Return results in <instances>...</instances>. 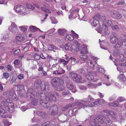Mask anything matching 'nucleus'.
<instances>
[{
    "mask_svg": "<svg viewBox=\"0 0 126 126\" xmlns=\"http://www.w3.org/2000/svg\"><path fill=\"white\" fill-rule=\"evenodd\" d=\"M37 114L38 115L41 116L43 118H46L48 117L47 115L44 112L38 111L37 112Z\"/></svg>",
    "mask_w": 126,
    "mask_h": 126,
    "instance_id": "obj_17",
    "label": "nucleus"
},
{
    "mask_svg": "<svg viewBox=\"0 0 126 126\" xmlns=\"http://www.w3.org/2000/svg\"><path fill=\"white\" fill-rule=\"evenodd\" d=\"M26 38V36H22L20 34H17L16 37V39L17 41L19 42L24 40Z\"/></svg>",
    "mask_w": 126,
    "mask_h": 126,
    "instance_id": "obj_15",
    "label": "nucleus"
},
{
    "mask_svg": "<svg viewBox=\"0 0 126 126\" xmlns=\"http://www.w3.org/2000/svg\"><path fill=\"white\" fill-rule=\"evenodd\" d=\"M125 100V99L122 97H118L116 100L117 102L118 103H119L124 101Z\"/></svg>",
    "mask_w": 126,
    "mask_h": 126,
    "instance_id": "obj_37",
    "label": "nucleus"
},
{
    "mask_svg": "<svg viewBox=\"0 0 126 126\" xmlns=\"http://www.w3.org/2000/svg\"><path fill=\"white\" fill-rule=\"evenodd\" d=\"M46 100L47 102L55 101L56 98L54 96V93L52 92H50L46 95Z\"/></svg>",
    "mask_w": 126,
    "mask_h": 126,
    "instance_id": "obj_4",
    "label": "nucleus"
},
{
    "mask_svg": "<svg viewBox=\"0 0 126 126\" xmlns=\"http://www.w3.org/2000/svg\"><path fill=\"white\" fill-rule=\"evenodd\" d=\"M80 57L83 61H85L88 58L87 56L85 54L80 55Z\"/></svg>",
    "mask_w": 126,
    "mask_h": 126,
    "instance_id": "obj_35",
    "label": "nucleus"
},
{
    "mask_svg": "<svg viewBox=\"0 0 126 126\" xmlns=\"http://www.w3.org/2000/svg\"><path fill=\"white\" fill-rule=\"evenodd\" d=\"M120 65L122 66H126V58L123 59V62L122 63H120Z\"/></svg>",
    "mask_w": 126,
    "mask_h": 126,
    "instance_id": "obj_45",
    "label": "nucleus"
},
{
    "mask_svg": "<svg viewBox=\"0 0 126 126\" xmlns=\"http://www.w3.org/2000/svg\"><path fill=\"white\" fill-rule=\"evenodd\" d=\"M108 115H106V121H105V124L107 126H117L115 125H113L110 120V117L111 115L109 113Z\"/></svg>",
    "mask_w": 126,
    "mask_h": 126,
    "instance_id": "obj_7",
    "label": "nucleus"
},
{
    "mask_svg": "<svg viewBox=\"0 0 126 126\" xmlns=\"http://www.w3.org/2000/svg\"><path fill=\"white\" fill-rule=\"evenodd\" d=\"M74 104H75V105L77 106L78 109H80L81 108L84 109L86 107H88V104H83V103L79 102H75Z\"/></svg>",
    "mask_w": 126,
    "mask_h": 126,
    "instance_id": "obj_12",
    "label": "nucleus"
},
{
    "mask_svg": "<svg viewBox=\"0 0 126 126\" xmlns=\"http://www.w3.org/2000/svg\"><path fill=\"white\" fill-rule=\"evenodd\" d=\"M40 81V80H37L35 81L34 84V86L35 88H37L39 86Z\"/></svg>",
    "mask_w": 126,
    "mask_h": 126,
    "instance_id": "obj_44",
    "label": "nucleus"
},
{
    "mask_svg": "<svg viewBox=\"0 0 126 126\" xmlns=\"http://www.w3.org/2000/svg\"><path fill=\"white\" fill-rule=\"evenodd\" d=\"M82 48L80 50L81 54H87L88 52L87 51V47L85 45L81 46Z\"/></svg>",
    "mask_w": 126,
    "mask_h": 126,
    "instance_id": "obj_23",
    "label": "nucleus"
},
{
    "mask_svg": "<svg viewBox=\"0 0 126 126\" xmlns=\"http://www.w3.org/2000/svg\"><path fill=\"white\" fill-rule=\"evenodd\" d=\"M40 86L42 90L45 91L46 92L48 91L50 89L48 83L44 81L41 82Z\"/></svg>",
    "mask_w": 126,
    "mask_h": 126,
    "instance_id": "obj_6",
    "label": "nucleus"
},
{
    "mask_svg": "<svg viewBox=\"0 0 126 126\" xmlns=\"http://www.w3.org/2000/svg\"><path fill=\"white\" fill-rule=\"evenodd\" d=\"M17 76L18 77V78L19 79H23L24 77V75L23 74L19 75Z\"/></svg>",
    "mask_w": 126,
    "mask_h": 126,
    "instance_id": "obj_62",
    "label": "nucleus"
},
{
    "mask_svg": "<svg viewBox=\"0 0 126 126\" xmlns=\"http://www.w3.org/2000/svg\"><path fill=\"white\" fill-rule=\"evenodd\" d=\"M31 93L33 96V97L32 95H30V96H31L33 99L32 100V103L34 105H36L38 103V101L35 100V99L37 100H42L43 102H46V101L43 100V99L44 98V95L43 94L41 91H39L36 93V95L35 94L36 92H35V90L34 89H31ZM40 102V101H39ZM40 103V102H39Z\"/></svg>",
    "mask_w": 126,
    "mask_h": 126,
    "instance_id": "obj_1",
    "label": "nucleus"
},
{
    "mask_svg": "<svg viewBox=\"0 0 126 126\" xmlns=\"http://www.w3.org/2000/svg\"><path fill=\"white\" fill-rule=\"evenodd\" d=\"M62 94L63 95H66L70 94V93L67 90L63 91L62 92Z\"/></svg>",
    "mask_w": 126,
    "mask_h": 126,
    "instance_id": "obj_42",
    "label": "nucleus"
},
{
    "mask_svg": "<svg viewBox=\"0 0 126 126\" xmlns=\"http://www.w3.org/2000/svg\"><path fill=\"white\" fill-rule=\"evenodd\" d=\"M110 38V42L112 44H115L118 39L116 33L114 32L112 33Z\"/></svg>",
    "mask_w": 126,
    "mask_h": 126,
    "instance_id": "obj_8",
    "label": "nucleus"
},
{
    "mask_svg": "<svg viewBox=\"0 0 126 126\" xmlns=\"http://www.w3.org/2000/svg\"><path fill=\"white\" fill-rule=\"evenodd\" d=\"M99 23V21L98 20L94 19L93 21V23H92V24L94 26H96L97 24Z\"/></svg>",
    "mask_w": 126,
    "mask_h": 126,
    "instance_id": "obj_51",
    "label": "nucleus"
},
{
    "mask_svg": "<svg viewBox=\"0 0 126 126\" xmlns=\"http://www.w3.org/2000/svg\"><path fill=\"white\" fill-rule=\"evenodd\" d=\"M105 28H104V35H109L110 33V31L109 30L108 27L106 25H105Z\"/></svg>",
    "mask_w": 126,
    "mask_h": 126,
    "instance_id": "obj_27",
    "label": "nucleus"
},
{
    "mask_svg": "<svg viewBox=\"0 0 126 126\" xmlns=\"http://www.w3.org/2000/svg\"><path fill=\"white\" fill-rule=\"evenodd\" d=\"M40 104L45 108H47L48 109H51L52 110L51 112H50L49 114L52 115H55L58 113V109L57 106L54 105L52 106H51L50 107L49 103L47 102H43L42 100L40 101Z\"/></svg>",
    "mask_w": 126,
    "mask_h": 126,
    "instance_id": "obj_3",
    "label": "nucleus"
},
{
    "mask_svg": "<svg viewBox=\"0 0 126 126\" xmlns=\"http://www.w3.org/2000/svg\"><path fill=\"white\" fill-rule=\"evenodd\" d=\"M116 57H117L115 59V60L118 62H119L121 61L124 57L123 55L122 54L119 55V57H118V55Z\"/></svg>",
    "mask_w": 126,
    "mask_h": 126,
    "instance_id": "obj_26",
    "label": "nucleus"
},
{
    "mask_svg": "<svg viewBox=\"0 0 126 126\" xmlns=\"http://www.w3.org/2000/svg\"><path fill=\"white\" fill-rule=\"evenodd\" d=\"M16 79L14 77H12L11 78H10V81L11 83H13L14 82H16Z\"/></svg>",
    "mask_w": 126,
    "mask_h": 126,
    "instance_id": "obj_43",
    "label": "nucleus"
},
{
    "mask_svg": "<svg viewBox=\"0 0 126 126\" xmlns=\"http://www.w3.org/2000/svg\"><path fill=\"white\" fill-rule=\"evenodd\" d=\"M54 87L55 90L59 91H62L65 89V87L60 82Z\"/></svg>",
    "mask_w": 126,
    "mask_h": 126,
    "instance_id": "obj_13",
    "label": "nucleus"
},
{
    "mask_svg": "<svg viewBox=\"0 0 126 126\" xmlns=\"http://www.w3.org/2000/svg\"><path fill=\"white\" fill-rule=\"evenodd\" d=\"M73 45L75 47V49L77 51H78L80 50V45L78 42L76 40L74 41Z\"/></svg>",
    "mask_w": 126,
    "mask_h": 126,
    "instance_id": "obj_18",
    "label": "nucleus"
},
{
    "mask_svg": "<svg viewBox=\"0 0 126 126\" xmlns=\"http://www.w3.org/2000/svg\"><path fill=\"white\" fill-rule=\"evenodd\" d=\"M13 94L14 93L12 91H10L7 93L6 94V95L8 97L10 98L12 97Z\"/></svg>",
    "mask_w": 126,
    "mask_h": 126,
    "instance_id": "obj_39",
    "label": "nucleus"
},
{
    "mask_svg": "<svg viewBox=\"0 0 126 126\" xmlns=\"http://www.w3.org/2000/svg\"><path fill=\"white\" fill-rule=\"evenodd\" d=\"M9 74L7 73H4L3 74V76L4 78L8 79L9 77Z\"/></svg>",
    "mask_w": 126,
    "mask_h": 126,
    "instance_id": "obj_60",
    "label": "nucleus"
},
{
    "mask_svg": "<svg viewBox=\"0 0 126 126\" xmlns=\"http://www.w3.org/2000/svg\"><path fill=\"white\" fill-rule=\"evenodd\" d=\"M111 106H113L114 107H119L121 106L120 104L118 103H112L109 104Z\"/></svg>",
    "mask_w": 126,
    "mask_h": 126,
    "instance_id": "obj_47",
    "label": "nucleus"
},
{
    "mask_svg": "<svg viewBox=\"0 0 126 126\" xmlns=\"http://www.w3.org/2000/svg\"><path fill=\"white\" fill-rule=\"evenodd\" d=\"M101 20L103 23L105 24L107 22V19L105 16H103L101 17Z\"/></svg>",
    "mask_w": 126,
    "mask_h": 126,
    "instance_id": "obj_48",
    "label": "nucleus"
},
{
    "mask_svg": "<svg viewBox=\"0 0 126 126\" xmlns=\"http://www.w3.org/2000/svg\"><path fill=\"white\" fill-rule=\"evenodd\" d=\"M94 100V99L90 95H89L88 97L87 98H84L81 100L80 101L83 103H90L93 101Z\"/></svg>",
    "mask_w": 126,
    "mask_h": 126,
    "instance_id": "obj_11",
    "label": "nucleus"
},
{
    "mask_svg": "<svg viewBox=\"0 0 126 126\" xmlns=\"http://www.w3.org/2000/svg\"><path fill=\"white\" fill-rule=\"evenodd\" d=\"M97 71L103 74L105 72L104 69L103 68H100L99 67H97Z\"/></svg>",
    "mask_w": 126,
    "mask_h": 126,
    "instance_id": "obj_41",
    "label": "nucleus"
},
{
    "mask_svg": "<svg viewBox=\"0 0 126 126\" xmlns=\"http://www.w3.org/2000/svg\"><path fill=\"white\" fill-rule=\"evenodd\" d=\"M14 9L16 10L18 12H20L22 14H25V12L26 10L23 6L20 5H18L15 7Z\"/></svg>",
    "mask_w": 126,
    "mask_h": 126,
    "instance_id": "obj_9",
    "label": "nucleus"
},
{
    "mask_svg": "<svg viewBox=\"0 0 126 126\" xmlns=\"http://www.w3.org/2000/svg\"><path fill=\"white\" fill-rule=\"evenodd\" d=\"M101 16L99 14H97L95 15V16L93 17V19H95L97 20H98L99 19H101Z\"/></svg>",
    "mask_w": 126,
    "mask_h": 126,
    "instance_id": "obj_36",
    "label": "nucleus"
},
{
    "mask_svg": "<svg viewBox=\"0 0 126 126\" xmlns=\"http://www.w3.org/2000/svg\"><path fill=\"white\" fill-rule=\"evenodd\" d=\"M20 53V50L19 49H17L15 50L14 52V55L16 56H18Z\"/></svg>",
    "mask_w": 126,
    "mask_h": 126,
    "instance_id": "obj_38",
    "label": "nucleus"
},
{
    "mask_svg": "<svg viewBox=\"0 0 126 126\" xmlns=\"http://www.w3.org/2000/svg\"><path fill=\"white\" fill-rule=\"evenodd\" d=\"M71 77L72 78L73 80L74 81V79H75L76 77V76H77V74L76 73H72L71 74Z\"/></svg>",
    "mask_w": 126,
    "mask_h": 126,
    "instance_id": "obj_63",
    "label": "nucleus"
},
{
    "mask_svg": "<svg viewBox=\"0 0 126 126\" xmlns=\"http://www.w3.org/2000/svg\"><path fill=\"white\" fill-rule=\"evenodd\" d=\"M2 104H3V106L4 107L6 108H9V105H10V104H11V103L9 102H8L6 101H5L4 102H2Z\"/></svg>",
    "mask_w": 126,
    "mask_h": 126,
    "instance_id": "obj_34",
    "label": "nucleus"
},
{
    "mask_svg": "<svg viewBox=\"0 0 126 126\" xmlns=\"http://www.w3.org/2000/svg\"><path fill=\"white\" fill-rule=\"evenodd\" d=\"M116 97V96L115 95H113L109 99V101H112L115 99Z\"/></svg>",
    "mask_w": 126,
    "mask_h": 126,
    "instance_id": "obj_61",
    "label": "nucleus"
},
{
    "mask_svg": "<svg viewBox=\"0 0 126 126\" xmlns=\"http://www.w3.org/2000/svg\"><path fill=\"white\" fill-rule=\"evenodd\" d=\"M106 116L105 117L99 116L97 118L95 117H91L90 121V123L92 126H102L100 125L97 124L98 122L100 124L103 123L105 124L106 121Z\"/></svg>",
    "mask_w": 126,
    "mask_h": 126,
    "instance_id": "obj_2",
    "label": "nucleus"
},
{
    "mask_svg": "<svg viewBox=\"0 0 126 126\" xmlns=\"http://www.w3.org/2000/svg\"><path fill=\"white\" fill-rule=\"evenodd\" d=\"M71 45L69 43H67L64 46V47L66 50H69L71 48Z\"/></svg>",
    "mask_w": 126,
    "mask_h": 126,
    "instance_id": "obj_28",
    "label": "nucleus"
},
{
    "mask_svg": "<svg viewBox=\"0 0 126 126\" xmlns=\"http://www.w3.org/2000/svg\"><path fill=\"white\" fill-rule=\"evenodd\" d=\"M111 28L114 30L118 31L119 30V28L118 26L115 25L111 26Z\"/></svg>",
    "mask_w": 126,
    "mask_h": 126,
    "instance_id": "obj_52",
    "label": "nucleus"
},
{
    "mask_svg": "<svg viewBox=\"0 0 126 126\" xmlns=\"http://www.w3.org/2000/svg\"><path fill=\"white\" fill-rule=\"evenodd\" d=\"M56 47L53 45H50L48 47V50H52L53 49H55Z\"/></svg>",
    "mask_w": 126,
    "mask_h": 126,
    "instance_id": "obj_50",
    "label": "nucleus"
},
{
    "mask_svg": "<svg viewBox=\"0 0 126 126\" xmlns=\"http://www.w3.org/2000/svg\"><path fill=\"white\" fill-rule=\"evenodd\" d=\"M20 61L18 60H15L14 62V65H17L19 64L20 63Z\"/></svg>",
    "mask_w": 126,
    "mask_h": 126,
    "instance_id": "obj_64",
    "label": "nucleus"
},
{
    "mask_svg": "<svg viewBox=\"0 0 126 126\" xmlns=\"http://www.w3.org/2000/svg\"><path fill=\"white\" fill-rule=\"evenodd\" d=\"M86 78L89 80H92L93 82H94L95 81L94 80V78L93 75L90 74H89L87 75L86 76Z\"/></svg>",
    "mask_w": 126,
    "mask_h": 126,
    "instance_id": "obj_24",
    "label": "nucleus"
},
{
    "mask_svg": "<svg viewBox=\"0 0 126 126\" xmlns=\"http://www.w3.org/2000/svg\"><path fill=\"white\" fill-rule=\"evenodd\" d=\"M111 16L113 17L118 19H121L122 17L121 15L119 13H113L112 14Z\"/></svg>",
    "mask_w": 126,
    "mask_h": 126,
    "instance_id": "obj_19",
    "label": "nucleus"
},
{
    "mask_svg": "<svg viewBox=\"0 0 126 126\" xmlns=\"http://www.w3.org/2000/svg\"><path fill=\"white\" fill-rule=\"evenodd\" d=\"M19 29L22 31L25 32V31H27V28L25 26H23L19 27Z\"/></svg>",
    "mask_w": 126,
    "mask_h": 126,
    "instance_id": "obj_40",
    "label": "nucleus"
},
{
    "mask_svg": "<svg viewBox=\"0 0 126 126\" xmlns=\"http://www.w3.org/2000/svg\"><path fill=\"white\" fill-rule=\"evenodd\" d=\"M100 103V101L98 99L96 100L95 101L92 102L91 103L88 104V107H92L94 105H97Z\"/></svg>",
    "mask_w": 126,
    "mask_h": 126,
    "instance_id": "obj_21",
    "label": "nucleus"
},
{
    "mask_svg": "<svg viewBox=\"0 0 126 126\" xmlns=\"http://www.w3.org/2000/svg\"><path fill=\"white\" fill-rule=\"evenodd\" d=\"M81 79V78L80 75L77 74L75 79H74V81L77 82H79Z\"/></svg>",
    "mask_w": 126,
    "mask_h": 126,
    "instance_id": "obj_31",
    "label": "nucleus"
},
{
    "mask_svg": "<svg viewBox=\"0 0 126 126\" xmlns=\"http://www.w3.org/2000/svg\"><path fill=\"white\" fill-rule=\"evenodd\" d=\"M26 6L28 8L31 9H34L35 8L33 6L30 4H27Z\"/></svg>",
    "mask_w": 126,
    "mask_h": 126,
    "instance_id": "obj_53",
    "label": "nucleus"
},
{
    "mask_svg": "<svg viewBox=\"0 0 126 126\" xmlns=\"http://www.w3.org/2000/svg\"><path fill=\"white\" fill-rule=\"evenodd\" d=\"M107 23L109 26H111L113 23L112 20H108Z\"/></svg>",
    "mask_w": 126,
    "mask_h": 126,
    "instance_id": "obj_58",
    "label": "nucleus"
},
{
    "mask_svg": "<svg viewBox=\"0 0 126 126\" xmlns=\"http://www.w3.org/2000/svg\"><path fill=\"white\" fill-rule=\"evenodd\" d=\"M62 80L60 78L55 77L52 79L51 81V83L52 85L54 87L57 84L60 83Z\"/></svg>",
    "mask_w": 126,
    "mask_h": 126,
    "instance_id": "obj_10",
    "label": "nucleus"
},
{
    "mask_svg": "<svg viewBox=\"0 0 126 126\" xmlns=\"http://www.w3.org/2000/svg\"><path fill=\"white\" fill-rule=\"evenodd\" d=\"M3 123L5 126H8L10 125L8 121L7 120H4Z\"/></svg>",
    "mask_w": 126,
    "mask_h": 126,
    "instance_id": "obj_46",
    "label": "nucleus"
},
{
    "mask_svg": "<svg viewBox=\"0 0 126 126\" xmlns=\"http://www.w3.org/2000/svg\"><path fill=\"white\" fill-rule=\"evenodd\" d=\"M75 105V104H74V103H72V104H69L64 108L63 109V110L65 111L68 108H70L72 107H73Z\"/></svg>",
    "mask_w": 126,
    "mask_h": 126,
    "instance_id": "obj_29",
    "label": "nucleus"
},
{
    "mask_svg": "<svg viewBox=\"0 0 126 126\" xmlns=\"http://www.w3.org/2000/svg\"><path fill=\"white\" fill-rule=\"evenodd\" d=\"M66 86L67 88L70 90L73 89L74 86L72 82L69 80H67L66 81Z\"/></svg>",
    "mask_w": 126,
    "mask_h": 126,
    "instance_id": "obj_14",
    "label": "nucleus"
},
{
    "mask_svg": "<svg viewBox=\"0 0 126 126\" xmlns=\"http://www.w3.org/2000/svg\"><path fill=\"white\" fill-rule=\"evenodd\" d=\"M30 30L32 32H35L37 31L38 30H40V31H41L39 29L36 28L35 26H32L30 27Z\"/></svg>",
    "mask_w": 126,
    "mask_h": 126,
    "instance_id": "obj_33",
    "label": "nucleus"
},
{
    "mask_svg": "<svg viewBox=\"0 0 126 126\" xmlns=\"http://www.w3.org/2000/svg\"><path fill=\"white\" fill-rule=\"evenodd\" d=\"M59 74H61L64 73L65 72V71L62 69H61L58 70Z\"/></svg>",
    "mask_w": 126,
    "mask_h": 126,
    "instance_id": "obj_59",
    "label": "nucleus"
},
{
    "mask_svg": "<svg viewBox=\"0 0 126 126\" xmlns=\"http://www.w3.org/2000/svg\"><path fill=\"white\" fill-rule=\"evenodd\" d=\"M79 11V9H76L73 11L71 13H72L73 15L75 16L78 14Z\"/></svg>",
    "mask_w": 126,
    "mask_h": 126,
    "instance_id": "obj_54",
    "label": "nucleus"
},
{
    "mask_svg": "<svg viewBox=\"0 0 126 126\" xmlns=\"http://www.w3.org/2000/svg\"><path fill=\"white\" fill-rule=\"evenodd\" d=\"M58 32L59 35H64L66 33V31L64 30L59 29L58 30Z\"/></svg>",
    "mask_w": 126,
    "mask_h": 126,
    "instance_id": "obj_32",
    "label": "nucleus"
},
{
    "mask_svg": "<svg viewBox=\"0 0 126 126\" xmlns=\"http://www.w3.org/2000/svg\"><path fill=\"white\" fill-rule=\"evenodd\" d=\"M9 30L14 34L17 33L19 32L17 26L14 22L12 23L11 27L9 28Z\"/></svg>",
    "mask_w": 126,
    "mask_h": 126,
    "instance_id": "obj_5",
    "label": "nucleus"
},
{
    "mask_svg": "<svg viewBox=\"0 0 126 126\" xmlns=\"http://www.w3.org/2000/svg\"><path fill=\"white\" fill-rule=\"evenodd\" d=\"M98 99L100 101V103H101L102 104H105L106 103V102L104 99L99 98Z\"/></svg>",
    "mask_w": 126,
    "mask_h": 126,
    "instance_id": "obj_57",
    "label": "nucleus"
},
{
    "mask_svg": "<svg viewBox=\"0 0 126 126\" xmlns=\"http://www.w3.org/2000/svg\"><path fill=\"white\" fill-rule=\"evenodd\" d=\"M7 116V113L3 109L0 108V116L5 118Z\"/></svg>",
    "mask_w": 126,
    "mask_h": 126,
    "instance_id": "obj_16",
    "label": "nucleus"
},
{
    "mask_svg": "<svg viewBox=\"0 0 126 126\" xmlns=\"http://www.w3.org/2000/svg\"><path fill=\"white\" fill-rule=\"evenodd\" d=\"M113 55L115 56H117L118 55V57H119V55L120 54V51L118 49H115L113 53Z\"/></svg>",
    "mask_w": 126,
    "mask_h": 126,
    "instance_id": "obj_30",
    "label": "nucleus"
},
{
    "mask_svg": "<svg viewBox=\"0 0 126 126\" xmlns=\"http://www.w3.org/2000/svg\"><path fill=\"white\" fill-rule=\"evenodd\" d=\"M121 42H118L114 46L113 48H118L120 47H121Z\"/></svg>",
    "mask_w": 126,
    "mask_h": 126,
    "instance_id": "obj_49",
    "label": "nucleus"
},
{
    "mask_svg": "<svg viewBox=\"0 0 126 126\" xmlns=\"http://www.w3.org/2000/svg\"><path fill=\"white\" fill-rule=\"evenodd\" d=\"M34 58L37 60L39 59L40 57L39 55L37 53L35 54L34 56Z\"/></svg>",
    "mask_w": 126,
    "mask_h": 126,
    "instance_id": "obj_55",
    "label": "nucleus"
},
{
    "mask_svg": "<svg viewBox=\"0 0 126 126\" xmlns=\"http://www.w3.org/2000/svg\"><path fill=\"white\" fill-rule=\"evenodd\" d=\"M74 39V36L73 35L68 34L65 37V39L66 41H72Z\"/></svg>",
    "mask_w": 126,
    "mask_h": 126,
    "instance_id": "obj_22",
    "label": "nucleus"
},
{
    "mask_svg": "<svg viewBox=\"0 0 126 126\" xmlns=\"http://www.w3.org/2000/svg\"><path fill=\"white\" fill-rule=\"evenodd\" d=\"M87 63L90 67L92 68H93L94 67V61L90 60L88 61Z\"/></svg>",
    "mask_w": 126,
    "mask_h": 126,
    "instance_id": "obj_25",
    "label": "nucleus"
},
{
    "mask_svg": "<svg viewBox=\"0 0 126 126\" xmlns=\"http://www.w3.org/2000/svg\"><path fill=\"white\" fill-rule=\"evenodd\" d=\"M50 122L47 121L43 124L41 126H50Z\"/></svg>",
    "mask_w": 126,
    "mask_h": 126,
    "instance_id": "obj_56",
    "label": "nucleus"
},
{
    "mask_svg": "<svg viewBox=\"0 0 126 126\" xmlns=\"http://www.w3.org/2000/svg\"><path fill=\"white\" fill-rule=\"evenodd\" d=\"M118 78L119 79L120 81L122 82L126 85V78L124 76L123 74H121V75L119 76Z\"/></svg>",
    "mask_w": 126,
    "mask_h": 126,
    "instance_id": "obj_20",
    "label": "nucleus"
}]
</instances>
